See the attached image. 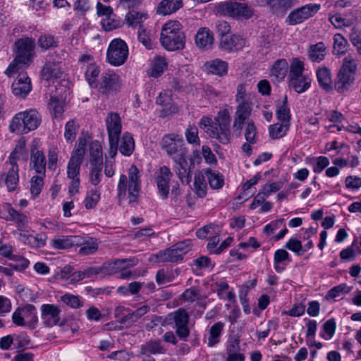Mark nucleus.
I'll use <instances>...</instances> for the list:
<instances>
[{
    "mask_svg": "<svg viewBox=\"0 0 361 361\" xmlns=\"http://www.w3.org/2000/svg\"><path fill=\"white\" fill-rule=\"evenodd\" d=\"M224 328V324L221 322L214 323L209 329L207 345L213 347L220 342V338Z\"/></svg>",
    "mask_w": 361,
    "mask_h": 361,
    "instance_id": "f704fd0d",
    "label": "nucleus"
},
{
    "mask_svg": "<svg viewBox=\"0 0 361 361\" xmlns=\"http://www.w3.org/2000/svg\"><path fill=\"white\" fill-rule=\"evenodd\" d=\"M99 92L105 96L116 94L121 88V79L114 71H106L102 74L98 82Z\"/></svg>",
    "mask_w": 361,
    "mask_h": 361,
    "instance_id": "f8f14e48",
    "label": "nucleus"
},
{
    "mask_svg": "<svg viewBox=\"0 0 361 361\" xmlns=\"http://www.w3.org/2000/svg\"><path fill=\"white\" fill-rule=\"evenodd\" d=\"M173 170L183 184L188 185L191 181V169L194 167V161L192 159L188 161V155L183 158L178 159L175 161Z\"/></svg>",
    "mask_w": 361,
    "mask_h": 361,
    "instance_id": "4468645a",
    "label": "nucleus"
},
{
    "mask_svg": "<svg viewBox=\"0 0 361 361\" xmlns=\"http://www.w3.org/2000/svg\"><path fill=\"white\" fill-rule=\"evenodd\" d=\"M23 317L26 323V326L34 329L38 322V317L36 307L31 304H27L21 307Z\"/></svg>",
    "mask_w": 361,
    "mask_h": 361,
    "instance_id": "2f4dec72",
    "label": "nucleus"
},
{
    "mask_svg": "<svg viewBox=\"0 0 361 361\" xmlns=\"http://www.w3.org/2000/svg\"><path fill=\"white\" fill-rule=\"evenodd\" d=\"M46 164V157L44 153L37 149H32L30 156V167L34 169L37 173L44 176Z\"/></svg>",
    "mask_w": 361,
    "mask_h": 361,
    "instance_id": "5701e85b",
    "label": "nucleus"
},
{
    "mask_svg": "<svg viewBox=\"0 0 361 361\" xmlns=\"http://www.w3.org/2000/svg\"><path fill=\"white\" fill-rule=\"evenodd\" d=\"M128 56V47L126 42L116 38L111 40L106 51V60L114 66H120L125 63Z\"/></svg>",
    "mask_w": 361,
    "mask_h": 361,
    "instance_id": "1a4fd4ad",
    "label": "nucleus"
},
{
    "mask_svg": "<svg viewBox=\"0 0 361 361\" xmlns=\"http://www.w3.org/2000/svg\"><path fill=\"white\" fill-rule=\"evenodd\" d=\"M41 318L45 326L51 327L59 324L61 310L52 304H44L41 306Z\"/></svg>",
    "mask_w": 361,
    "mask_h": 361,
    "instance_id": "f3484780",
    "label": "nucleus"
},
{
    "mask_svg": "<svg viewBox=\"0 0 361 361\" xmlns=\"http://www.w3.org/2000/svg\"><path fill=\"white\" fill-rule=\"evenodd\" d=\"M148 15L145 12H138L135 11H130L126 15V20L128 26L133 27H140L143 26L142 23L146 20Z\"/></svg>",
    "mask_w": 361,
    "mask_h": 361,
    "instance_id": "c9c22d12",
    "label": "nucleus"
},
{
    "mask_svg": "<svg viewBox=\"0 0 361 361\" xmlns=\"http://www.w3.org/2000/svg\"><path fill=\"white\" fill-rule=\"evenodd\" d=\"M16 56L5 71V74L11 76L17 73L21 65H28L32 61L35 47V40L31 38H21L16 44Z\"/></svg>",
    "mask_w": 361,
    "mask_h": 361,
    "instance_id": "20e7f679",
    "label": "nucleus"
},
{
    "mask_svg": "<svg viewBox=\"0 0 361 361\" xmlns=\"http://www.w3.org/2000/svg\"><path fill=\"white\" fill-rule=\"evenodd\" d=\"M11 89L13 94L22 97H25L31 91V80L27 73H19L15 81L12 83Z\"/></svg>",
    "mask_w": 361,
    "mask_h": 361,
    "instance_id": "a211bd4d",
    "label": "nucleus"
},
{
    "mask_svg": "<svg viewBox=\"0 0 361 361\" xmlns=\"http://www.w3.org/2000/svg\"><path fill=\"white\" fill-rule=\"evenodd\" d=\"M135 148V142L129 133H124L119 145L120 152L125 156H130Z\"/></svg>",
    "mask_w": 361,
    "mask_h": 361,
    "instance_id": "79ce46f5",
    "label": "nucleus"
},
{
    "mask_svg": "<svg viewBox=\"0 0 361 361\" xmlns=\"http://www.w3.org/2000/svg\"><path fill=\"white\" fill-rule=\"evenodd\" d=\"M37 43L39 47L43 50H48L58 47L59 41L51 34H44L39 36Z\"/></svg>",
    "mask_w": 361,
    "mask_h": 361,
    "instance_id": "de8ad7c7",
    "label": "nucleus"
},
{
    "mask_svg": "<svg viewBox=\"0 0 361 361\" xmlns=\"http://www.w3.org/2000/svg\"><path fill=\"white\" fill-rule=\"evenodd\" d=\"M79 129V125L74 120H71L66 123L64 137L67 142H72L76 137Z\"/></svg>",
    "mask_w": 361,
    "mask_h": 361,
    "instance_id": "603ef678",
    "label": "nucleus"
},
{
    "mask_svg": "<svg viewBox=\"0 0 361 361\" xmlns=\"http://www.w3.org/2000/svg\"><path fill=\"white\" fill-rule=\"evenodd\" d=\"M86 143L85 140L80 139L78 145V147L74 151L72 154L70 160H73V161L79 162L82 164L84 154H85V147Z\"/></svg>",
    "mask_w": 361,
    "mask_h": 361,
    "instance_id": "0e129e2a",
    "label": "nucleus"
},
{
    "mask_svg": "<svg viewBox=\"0 0 361 361\" xmlns=\"http://www.w3.org/2000/svg\"><path fill=\"white\" fill-rule=\"evenodd\" d=\"M218 13L234 19H248L254 14L252 6L247 3L237 0H228L216 6Z\"/></svg>",
    "mask_w": 361,
    "mask_h": 361,
    "instance_id": "423d86ee",
    "label": "nucleus"
},
{
    "mask_svg": "<svg viewBox=\"0 0 361 361\" xmlns=\"http://www.w3.org/2000/svg\"><path fill=\"white\" fill-rule=\"evenodd\" d=\"M99 200V193L96 190H90L87 192L83 203L86 209H92L94 208Z\"/></svg>",
    "mask_w": 361,
    "mask_h": 361,
    "instance_id": "052dcab7",
    "label": "nucleus"
},
{
    "mask_svg": "<svg viewBox=\"0 0 361 361\" xmlns=\"http://www.w3.org/2000/svg\"><path fill=\"white\" fill-rule=\"evenodd\" d=\"M42 175L35 176L30 180V192L33 197H36L41 192L44 185V178Z\"/></svg>",
    "mask_w": 361,
    "mask_h": 361,
    "instance_id": "5fc2aeb1",
    "label": "nucleus"
},
{
    "mask_svg": "<svg viewBox=\"0 0 361 361\" xmlns=\"http://www.w3.org/2000/svg\"><path fill=\"white\" fill-rule=\"evenodd\" d=\"M109 139L119 140L121 133V119L118 114L110 112L105 119Z\"/></svg>",
    "mask_w": 361,
    "mask_h": 361,
    "instance_id": "aec40b11",
    "label": "nucleus"
},
{
    "mask_svg": "<svg viewBox=\"0 0 361 361\" xmlns=\"http://www.w3.org/2000/svg\"><path fill=\"white\" fill-rule=\"evenodd\" d=\"M318 4H308L292 11L286 18V23L289 25L300 24L314 16L320 9Z\"/></svg>",
    "mask_w": 361,
    "mask_h": 361,
    "instance_id": "9b49d317",
    "label": "nucleus"
},
{
    "mask_svg": "<svg viewBox=\"0 0 361 361\" xmlns=\"http://www.w3.org/2000/svg\"><path fill=\"white\" fill-rule=\"evenodd\" d=\"M161 147L173 161L188 155L183 137L176 133L164 135L161 141Z\"/></svg>",
    "mask_w": 361,
    "mask_h": 361,
    "instance_id": "0eeeda50",
    "label": "nucleus"
},
{
    "mask_svg": "<svg viewBox=\"0 0 361 361\" xmlns=\"http://www.w3.org/2000/svg\"><path fill=\"white\" fill-rule=\"evenodd\" d=\"M18 148L11 153L8 159L6 161V167L9 166L8 171L2 175L5 184L8 188V192H13L18 188L19 183L18 166L17 165L16 160L18 157Z\"/></svg>",
    "mask_w": 361,
    "mask_h": 361,
    "instance_id": "9d476101",
    "label": "nucleus"
},
{
    "mask_svg": "<svg viewBox=\"0 0 361 361\" xmlns=\"http://www.w3.org/2000/svg\"><path fill=\"white\" fill-rule=\"evenodd\" d=\"M89 151L90 154V164L102 165V147L100 143L98 141L92 142L89 146Z\"/></svg>",
    "mask_w": 361,
    "mask_h": 361,
    "instance_id": "e433bc0d",
    "label": "nucleus"
},
{
    "mask_svg": "<svg viewBox=\"0 0 361 361\" xmlns=\"http://www.w3.org/2000/svg\"><path fill=\"white\" fill-rule=\"evenodd\" d=\"M128 263L127 265L135 266L137 263V259H117L111 263H104L101 267H90L84 270V276L85 279H90L99 274L103 273L105 274H112L114 272V269L118 268L121 265H124Z\"/></svg>",
    "mask_w": 361,
    "mask_h": 361,
    "instance_id": "ddd939ff",
    "label": "nucleus"
},
{
    "mask_svg": "<svg viewBox=\"0 0 361 361\" xmlns=\"http://www.w3.org/2000/svg\"><path fill=\"white\" fill-rule=\"evenodd\" d=\"M169 324L175 330L177 336L186 341L190 336L188 326L190 316L184 308H179L168 315Z\"/></svg>",
    "mask_w": 361,
    "mask_h": 361,
    "instance_id": "6e6552de",
    "label": "nucleus"
},
{
    "mask_svg": "<svg viewBox=\"0 0 361 361\" xmlns=\"http://www.w3.org/2000/svg\"><path fill=\"white\" fill-rule=\"evenodd\" d=\"M48 109L53 117H61L64 111V102L55 96H51L48 103Z\"/></svg>",
    "mask_w": 361,
    "mask_h": 361,
    "instance_id": "c03bdc74",
    "label": "nucleus"
},
{
    "mask_svg": "<svg viewBox=\"0 0 361 361\" xmlns=\"http://www.w3.org/2000/svg\"><path fill=\"white\" fill-rule=\"evenodd\" d=\"M213 33L207 27H201L195 35V44L200 49H208L214 43Z\"/></svg>",
    "mask_w": 361,
    "mask_h": 361,
    "instance_id": "b1692460",
    "label": "nucleus"
},
{
    "mask_svg": "<svg viewBox=\"0 0 361 361\" xmlns=\"http://www.w3.org/2000/svg\"><path fill=\"white\" fill-rule=\"evenodd\" d=\"M252 107L250 102H241L238 103L234 115L233 126L237 130L243 129L245 121L251 115Z\"/></svg>",
    "mask_w": 361,
    "mask_h": 361,
    "instance_id": "6ab92c4d",
    "label": "nucleus"
},
{
    "mask_svg": "<svg viewBox=\"0 0 361 361\" xmlns=\"http://www.w3.org/2000/svg\"><path fill=\"white\" fill-rule=\"evenodd\" d=\"M182 0H162L157 6V13L163 16L170 15L183 7Z\"/></svg>",
    "mask_w": 361,
    "mask_h": 361,
    "instance_id": "cd10ccee",
    "label": "nucleus"
},
{
    "mask_svg": "<svg viewBox=\"0 0 361 361\" xmlns=\"http://www.w3.org/2000/svg\"><path fill=\"white\" fill-rule=\"evenodd\" d=\"M341 70L354 75L357 71V63L355 59L351 55H348L343 60V65Z\"/></svg>",
    "mask_w": 361,
    "mask_h": 361,
    "instance_id": "4d7b16f0",
    "label": "nucleus"
},
{
    "mask_svg": "<svg viewBox=\"0 0 361 361\" xmlns=\"http://www.w3.org/2000/svg\"><path fill=\"white\" fill-rule=\"evenodd\" d=\"M156 257L159 262H177L183 259V257L173 247V245L164 250L159 251L156 255Z\"/></svg>",
    "mask_w": 361,
    "mask_h": 361,
    "instance_id": "c85d7f7f",
    "label": "nucleus"
},
{
    "mask_svg": "<svg viewBox=\"0 0 361 361\" xmlns=\"http://www.w3.org/2000/svg\"><path fill=\"white\" fill-rule=\"evenodd\" d=\"M317 82L321 88L326 92H330L333 89L331 73L329 68L326 66L318 68L316 71Z\"/></svg>",
    "mask_w": 361,
    "mask_h": 361,
    "instance_id": "393cba45",
    "label": "nucleus"
},
{
    "mask_svg": "<svg viewBox=\"0 0 361 361\" xmlns=\"http://www.w3.org/2000/svg\"><path fill=\"white\" fill-rule=\"evenodd\" d=\"M285 247L292 252H294L298 256L302 255L303 247L299 240L293 238L289 239V240L286 243Z\"/></svg>",
    "mask_w": 361,
    "mask_h": 361,
    "instance_id": "774afa93",
    "label": "nucleus"
},
{
    "mask_svg": "<svg viewBox=\"0 0 361 361\" xmlns=\"http://www.w3.org/2000/svg\"><path fill=\"white\" fill-rule=\"evenodd\" d=\"M61 300L72 308H79L82 306V301L77 295L65 294L61 297Z\"/></svg>",
    "mask_w": 361,
    "mask_h": 361,
    "instance_id": "bf43d9fd",
    "label": "nucleus"
},
{
    "mask_svg": "<svg viewBox=\"0 0 361 361\" xmlns=\"http://www.w3.org/2000/svg\"><path fill=\"white\" fill-rule=\"evenodd\" d=\"M114 16L105 17L101 21L102 27L106 31H111L121 26V21L114 18Z\"/></svg>",
    "mask_w": 361,
    "mask_h": 361,
    "instance_id": "e2e57ef3",
    "label": "nucleus"
},
{
    "mask_svg": "<svg viewBox=\"0 0 361 361\" xmlns=\"http://www.w3.org/2000/svg\"><path fill=\"white\" fill-rule=\"evenodd\" d=\"M288 63L285 59L278 60L275 62L271 69V75L277 80H283L287 73Z\"/></svg>",
    "mask_w": 361,
    "mask_h": 361,
    "instance_id": "37998d69",
    "label": "nucleus"
},
{
    "mask_svg": "<svg viewBox=\"0 0 361 361\" xmlns=\"http://www.w3.org/2000/svg\"><path fill=\"white\" fill-rule=\"evenodd\" d=\"M166 349L161 345L159 340L150 341L140 347V354L143 355H150L151 354H164Z\"/></svg>",
    "mask_w": 361,
    "mask_h": 361,
    "instance_id": "72a5a7b5",
    "label": "nucleus"
},
{
    "mask_svg": "<svg viewBox=\"0 0 361 361\" xmlns=\"http://www.w3.org/2000/svg\"><path fill=\"white\" fill-rule=\"evenodd\" d=\"M291 261L289 253L284 249L277 250L274 255V267L276 272L281 273Z\"/></svg>",
    "mask_w": 361,
    "mask_h": 361,
    "instance_id": "c756f323",
    "label": "nucleus"
},
{
    "mask_svg": "<svg viewBox=\"0 0 361 361\" xmlns=\"http://www.w3.org/2000/svg\"><path fill=\"white\" fill-rule=\"evenodd\" d=\"M311 84V79L306 75L289 80V85L296 92L302 93L307 90Z\"/></svg>",
    "mask_w": 361,
    "mask_h": 361,
    "instance_id": "4c0bfd02",
    "label": "nucleus"
},
{
    "mask_svg": "<svg viewBox=\"0 0 361 361\" xmlns=\"http://www.w3.org/2000/svg\"><path fill=\"white\" fill-rule=\"evenodd\" d=\"M80 244L78 235H62L51 240V245L57 250H65Z\"/></svg>",
    "mask_w": 361,
    "mask_h": 361,
    "instance_id": "bb28decb",
    "label": "nucleus"
},
{
    "mask_svg": "<svg viewBox=\"0 0 361 361\" xmlns=\"http://www.w3.org/2000/svg\"><path fill=\"white\" fill-rule=\"evenodd\" d=\"M62 72L58 68L57 65L53 62H49L45 64L41 71L42 79L50 80L61 78Z\"/></svg>",
    "mask_w": 361,
    "mask_h": 361,
    "instance_id": "a19ab883",
    "label": "nucleus"
},
{
    "mask_svg": "<svg viewBox=\"0 0 361 361\" xmlns=\"http://www.w3.org/2000/svg\"><path fill=\"white\" fill-rule=\"evenodd\" d=\"M276 117L278 120L283 123L288 124L290 121V110L287 105V97L285 96L282 104L278 106L276 110Z\"/></svg>",
    "mask_w": 361,
    "mask_h": 361,
    "instance_id": "864d4df0",
    "label": "nucleus"
},
{
    "mask_svg": "<svg viewBox=\"0 0 361 361\" xmlns=\"http://www.w3.org/2000/svg\"><path fill=\"white\" fill-rule=\"evenodd\" d=\"M271 12L276 16H283L296 3V0H266Z\"/></svg>",
    "mask_w": 361,
    "mask_h": 361,
    "instance_id": "4be33fe9",
    "label": "nucleus"
},
{
    "mask_svg": "<svg viewBox=\"0 0 361 361\" xmlns=\"http://www.w3.org/2000/svg\"><path fill=\"white\" fill-rule=\"evenodd\" d=\"M304 63L298 59H294L290 66L289 80L304 75Z\"/></svg>",
    "mask_w": 361,
    "mask_h": 361,
    "instance_id": "6e6d98bb",
    "label": "nucleus"
},
{
    "mask_svg": "<svg viewBox=\"0 0 361 361\" xmlns=\"http://www.w3.org/2000/svg\"><path fill=\"white\" fill-rule=\"evenodd\" d=\"M41 123V117L35 109H30L16 114L13 118L9 128L11 132L27 133L36 129Z\"/></svg>",
    "mask_w": 361,
    "mask_h": 361,
    "instance_id": "39448f33",
    "label": "nucleus"
},
{
    "mask_svg": "<svg viewBox=\"0 0 361 361\" xmlns=\"http://www.w3.org/2000/svg\"><path fill=\"white\" fill-rule=\"evenodd\" d=\"M99 68L95 64H90L85 71V78L91 87L97 88L98 87L97 78L99 74Z\"/></svg>",
    "mask_w": 361,
    "mask_h": 361,
    "instance_id": "09e8293b",
    "label": "nucleus"
},
{
    "mask_svg": "<svg viewBox=\"0 0 361 361\" xmlns=\"http://www.w3.org/2000/svg\"><path fill=\"white\" fill-rule=\"evenodd\" d=\"M185 136L187 142L195 146L200 145V139L198 135V128L195 125H188L187 127Z\"/></svg>",
    "mask_w": 361,
    "mask_h": 361,
    "instance_id": "3c124183",
    "label": "nucleus"
},
{
    "mask_svg": "<svg viewBox=\"0 0 361 361\" xmlns=\"http://www.w3.org/2000/svg\"><path fill=\"white\" fill-rule=\"evenodd\" d=\"M231 30L230 24L226 20H217L215 23V30L219 39L224 36L228 35Z\"/></svg>",
    "mask_w": 361,
    "mask_h": 361,
    "instance_id": "680f3d73",
    "label": "nucleus"
},
{
    "mask_svg": "<svg viewBox=\"0 0 361 361\" xmlns=\"http://www.w3.org/2000/svg\"><path fill=\"white\" fill-rule=\"evenodd\" d=\"M6 210L8 214V216L6 218V220L13 221L19 226H23L25 224L27 223V216L25 214L16 211L11 207V204L6 205Z\"/></svg>",
    "mask_w": 361,
    "mask_h": 361,
    "instance_id": "a18cd8bd",
    "label": "nucleus"
},
{
    "mask_svg": "<svg viewBox=\"0 0 361 361\" xmlns=\"http://www.w3.org/2000/svg\"><path fill=\"white\" fill-rule=\"evenodd\" d=\"M92 168L90 173V181L94 185H98L101 181L102 165H91Z\"/></svg>",
    "mask_w": 361,
    "mask_h": 361,
    "instance_id": "338daca9",
    "label": "nucleus"
},
{
    "mask_svg": "<svg viewBox=\"0 0 361 361\" xmlns=\"http://www.w3.org/2000/svg\"><path fill=\"white\" fill-rule=\"evenodd\" d=\"M231 116L228 109L219 111L214 121L208 116H203L199 121V127L210 137L215 138L223 145L231 142Z\"/></svg>",
    "mask_w": 361,
    "mask_h": 361,
    "instance_id": "f257e3e1",
    "label": "nucleus"
},
{
    "mask_svg": "<svg viewBox=\"0 0 361 361\" xmlns=\"http://www.w3.org/2000/svg\"><path fill=\"white\" fill-rule=\"evenodd\" d=\"M289 124L287 123H276L271 125L269 128V133L272 139H280L283 137L287 133Z\"/></svg>",
    "mask_w": 361,
    "mask_h": 361,
    "instance_id": "8fccbe9b",
    "label": "nucleus"
},
{
    "mask_svg": "<svg viewBox=\"0 0 361 361\" xmlns=\"http://www.w3.org/2000/svg\"><path fill=\"white\" fill-rule=\"evenodd\" d=\"M350 288L345 284L341 283L330 289L326 294V298L335 299L343 294L349 293Z\"/></svg>",
    "mask_w": 361,
    "mask_h": 361,
    "instance_id": "13d9d810",
    "label": "nucleus"
},
{
    "mask_svg": "<svg viewBox=\"0 0 361 361\" xmlns=\"http://www.w3.org/2000/svg\"><path fill=\"white\" fill-rule=\"evenodd\" d=\"M173 177V173L168 166L160 167L156 176V183L158 192L162 199L168 197L169 193V182Z\"/></svg>",
    "mask_w": 361,
    "mask_h": 361,
    "instance_id": "dca6fc26",
    "label": "nucleus"
},
{
    "mask_svg": "<svg viewBox=\"0 0 361 361\" xmlns=\"http://www.w3.org/2000/svg\"><path fill=\"white\" fill-rule=\"evenodd\" d=\"M211 188L220 189L224 184V176L218 171L206 169L203 170Z\"/></svg>",
    "mask_w": 361,
    "mask_h": 361,
    "instance_id": "473e14b6",
    "label": "nucleus"
},
{
    "mask_svg": "<svg viewBox=\"0 0 361 361\" xmlns=\"http://www.w3.org/2000/svg\"><path fill=\"white\" fill-rule=\"evenodd\" d=\"M137 37L139 41L147 49H152V42L149 37V33L145 29L143 28V26H140L137 32Z\"/></svg>",
    "mask_w": 361,
    "mask_h": 361,
    "instance_id": "69168bd1",
    "label": "nucleus"
},
{
    "mask_svg": "<svg viewBox=\"0 0 361 361\" xmlns=\"http://www.w3.org/2000/svg\"><path fill=\"white\" fill-rule=\"evenodd\" d=\"M327 48L322 42L312 44L308 47L307 56L312 62L319 63L323 61L326 55Z\"/></svg>",
    "mask_w": 361,
    "mask_h": 361,
    "instance_id": "a878e982",
    "label": "nucleus"
},
{
    "mask_svg": "<svg viewBox=\"0 0 361 361\" xmlns=\"http://www.w3.org/2000/svg\"><path fill=\"white\" fill-rule=\"evenodd\" d=\"M168 63L164 57L160 56L154 57L150 68L149 75L153 78L161 76L166 69Z\"/></svg>",
    "mask_w": 361,
    "mask_h": 361,
    "instance_id": "58836bf2",
    "label": "nucleus"
},
{
    "mask_svg": "<svg viewBox=\"0 0 361 361\" xmlns=\"http://www.w3.org/2000/svg\"><path fill=\"white\" fill-rule=\"evenodd\" d=\"M161 45L169 51L183 49L185 44V36L181 24L178 20H170L165 23L161 32Z\"/></svg>",
    "mask_w": 361,
    "mask_h": 361,
    "instance_id": "f03ea898",
    "label": "nucleus"
},
{
    "mask_svg": "<svg viewBox=\"0 0 361 361\" xmlns=\"http://www.w3.org/2000/svg\"><path fill=\"white\" fill-rule=\"evenodd\" d=\"M204 66L207 73L216 75L220 77L226 75L228 69V63L220 59H215L214 60L207 61Z\"/></svg>",
    "mask_w": 361,
    "mask_h": 361,
    "instance_id": "412c9836",
    "label": "nucleus"
},
{
    "mask_svg": "<svg viewBox=\"0 0 361 361\" xmlns=\"http://www.w3.org/2000/svg\"><path fill=\"white\" fill-rule=\"evenodd\" d=\"M348 45L347 39L339 33L334 36L333 52L336 55H343L347 51Z\"/></svg>",
    "mask_w": 361,
    "mask_h": 361,
    "instance_id": "49530a36",
    "label": "nucleus"
},
{
    "mask_svg": "<svg viewBox=\"0 0 361 361\" xmlns=\"http://www.w3.org/2000/svg\"><path fill=\"white\" fill-rule=\"evenodd\" d=\"M128 179L124 174L120 176L118 183V197L124 199L128 191L130 203L137 201L140 191V174L135 165H132L128 172Z\"/></svg>",
    "mask_w": 361,
    "mask_h": 361,
    "instance_id": "7ed1b4c3",
    "label": "nucleus"
},
{
    "mask_svg": "<svg viewBox=\"0 0 361 361\" xmlns=\"http://www.w3.org/2000/svg\"><path fill=\"white\" fill-rule=\"evenodd\" d=\"M353 81V75L345 73V71H343L340 69L335 82V89L338 92H343L348 90Z\"/></svg>",
    "mask_w": 361,
    "mask_h": 361,
    "instance_id": "7c9ffc66",
    "label": "nucleus"
},
{
    "mask_svg": "<svg viewBox=\"0 0 361 361\" xmlns=\"http://www.w3.org/2000/svg\"><path fill=\"white\" fill-rule=\"evenodd\" d=\"M204 171H198L195 175L194 190L199 197H204L207 195V183Z\"/></svg>",
    "mask_w": 361,
    "mask_h": 361,
    "instance_id": "ea45409f",
    "label": "nucleus"
},
{
    "mask_svg": "<svg viewBox=\"0 0 361 361\" xmlns=\"http://www.w3.org/2000/svg\"><path fill=\"white\" fill-rule=\"evenodd\" d=\"M246 44L245 39L239 34H232L220 38L219 49L231 53L242 49Z\"/></svg>",
    "mask_w": 361,
    "mask_h": 361,
    "instance_id": "2eb2a0df",
    "label": "nucleus"
}]
</instances>
